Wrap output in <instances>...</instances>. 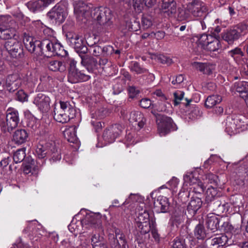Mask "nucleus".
<instances>
[{
	"instance_id": "e433bc0d",
	"label": "nucleus",
	"mask_w": 248,
	"mask_h": 248,
	"mask_svg": "<svg viewBox=\"0 0 248 248\" xmlns=\"http://www.w3.org/2000/svg\"><path fill=\"white\" fill-rule=\"evenodd\" d=\"M222 101V97L218 95H212L209 96L205 102V106L207 108H211L217 104L220 103Z\"/></svg>"
},
{
	"instance_id": "423d86ee",
	"label": "nucleus",
	"mask_w": 248,
	"mask_h": 248,
	"mask_svg": "<svg viewBox=\"0 0 248 248\" xmlns=\"http://www.w3.org/2000/svg\"><path fill=\"white\" fill-rule=\"evenodd\" d=\"M66 36L69 45L75 49L79 56L80 54L84 55L88 52V48L81 36L72 31H67Z\"/></svg>"
},
{
	"instance_id": "a19ab883",
	"label": "nucleus",
	"mask_w": 248,
	"mask_h": 248,
	"mask_svg": "<svg viewBox=\"0 0 248 248\" xmlns=\"http://www.w3.org/2000/svg\"><path fill=\"white\" fill-rule=\"evenodd\" d=\"M129 68L132 72H135L137 74H142L148 73V70L142 66L137 62H132Z\"/></svg>"
},
{
	"instance_id": "ea45409f",
	"label": "nucleus",
	"mask_w": 248,
	"mask_h": 248,
	"mask_svg": "<svg viewBox=\"0 0 248 248\" xmlns=\"http://www.w3.org/2000/svg\"><path fill=\"white\" fill-rule=\"evenodd\" d=\"M217 194V186H211L208 187L205 195V201L209 203L211 202Z\"/></svg>"
},
{
	"instance_id": "0eeeda50",
	"label": "nucleus",
	"mask_w": 248,
	"mask_h": 248,
	"mask_svg": "<svg viewBox=\"0 0 248 248\" xmlns=\"http://www.w3.org/2000/svg\"><path fill=\"white\" fill-rule=\"evenodd\" d=\"M4 48L11 57L16 59L23 58L24 56L23 46L21 42L14 38H10L2 43Z\"/></svg>"
},
{
	"instance_id": "5701e85b",
	"label": "nucleus",
	"mask_w": 248,
	"mask_h": 248,
	"mask_svg": "<svg viewBox=\"0 0 248 248\" xmlns=\"http://www.w3.org/2000/svg\"><path fill=\"white\" fill-rule=\"evenodd\" d=\"M161 8L169 16H175L177 7L176 2L174 0H163Z\"/></svg>"
},
{
	"instance_id": "cd10ccee",
	"label": "nucleus",
	"mask_w": 248,
	"mask_h": 248,
	"mask_svg": "<svg viewBox=\"0 0 248 248\" xmlns=\"http://www.w3.org/2000/svg\"><path fill=\"white\" fill-rule=\"evenodd\" d=\"M228 55L233 59V60L239 64H243V59H246L244 58V53L241 49L238 47L232 49L228 51Z\"/></svg>"
},
{
	"instance_id": "4be33fe9",
	"label": "nucleus",
	"mask_w": 248,
	"mask_h": 248,
	"mask_svg": "<svg viewBox=\"0 0 248 248\" xmlns=\"http://www.w3.org/2000/svg\"><path fill=\"white\" fill-rule=\"evenodd\" d=\"M48 155L49 160L53 162L60 160L61 158V151L54 141L47 143Z\"/></svg>"
},
{
	"instance_id": "09e8293b",
	"label": "nucleus",
	"mask_w": 248,
	"mask_h": 248,
	"mask_svg": "<svg viewBox=\"0 0 248 248\" xmlns=\"http://www.w3.org/2000/svg\"><path fill=\"white\" fill-rule=\"evenodd\" d=\"M155 59L157 62L168 65H170L172 63V61L170 57L163 54H158L156 55Z\"/></svg>"
},
{
	"instance_id": "20e7f679",
	"label": "nucleus",
	"mask_w": 248,
	"mask_h": 248,
	"mask_svg": "<svg viewBox=\"0 0 248 248\" xmlns=\"http://www.w3.org/2000/svg\"><path fill=\"white\" fill-rule=\"evenodd\" d=\"M19 121L18 111L13 108H9L6 110L5 121L1 122V131L5 134L10 133L17 126Z\"/></svg>"
},
{
	"instance_id": "5fc2aeb1",
	"label": "nucleus",
	"mask_w": 248,
	"mask_h": 248,
	"mask_svg": "<svg viewBox=\"0 0 248 248\" xmlns=\"http://www.w3.org/2000/svg\"><path fill=\"white\" fill-rule=\"evenodd\" d=\"M139 223H145V222H151L149 220V214L148 212L144 210L143 212L139 213L138 217Z\"/></svg>"
},
{
	"instance_id": "4c0bfd02",
	"label": "nucleus",
	"mask_w": 248,
	"mask_h": 248,
	"mask_svg": "<svg viewBox=\"0 0 248 248\" xmlns=\"http://www.w3.org/2000/svg\"><path fill=\"white\" fill-rule=\"evenodd\" d=\"M157 110L167 113L172 112V106L170 103L166 101L160 100L157 102Z\"/></svg>"
},
{
	"instance_id": "774afa93",
	"label": "nucleus",
	"mask_w": 248,
	"mask_h": 248,
	"mask_svg": "<svg viewBox=\"0 0 248 248\" xmlns=\"http://www.w3.org/2000/svg\"><path fill=\"white\" fill-rule=\"evenodd\" d=\"M151 105V101L148 98H143L140 101V105L143 108H148Z\"/></svg>"
},
{
	"instance_id": "b1692460",
	"label": "nucleus",
	"mask_w": 248,
	"mask_h": 248,
	"mask_svg": "<svg viewBox=\"0 0 248 248\" xmlns=\"http://www.w3.org/2000/svg\"><path fill=\"white\" fill-rule=\"evenodd\" d=\"M23 42L28 51L31 53H34L37 56V42H38V40H36L33 37L24 33Z\"/></svg>"
},
{
	"instance_id": "de8ad7c7",
	"label": "nucleus",
	"mask_w": 248,
	"mask_h": 248,
	"mask_svg": "<svg viewBox=\"0 0 248 248\" xmlns=\"http://www.w3.org/2000/svg\"><path fill=\"white\" fill-rule=\"evenodd\" d=\"M155 222L152 220L151 222H145V223H139L138 226L140 232L143 234H146L151 231L152 226L155 224Z\"/></svg>"
},
{
	"instance_id": "f8f14e48",
	"label": "nucleus",
	"mask_w": 248,
	"mask_h": 248,
	"mask_svg": "<svg viewBox=\"0 0 248 248\" xmlns=\"http://www.w3.org/2000/svg\"><path fill=\"white\" fill-rule=\"evenodd\" d=\"M67 14L65 9L59 4H56L48 12L47 16L53 22L60 24L65 19Z\"/></svg>"
},
{
	"instance_id": "a878e982",
	"label": "nucleus",
	"mask_w": 248,
	"mask_h": 248,
	"mask_svg": "<svg viewBox=\"0 0 248 248\" xmlns=\"http://www.w3.org/2000/svg\"><path fill=\"white\" fill-rule=\"evenodd\" d=\"M202 204L201 199L193 197L189 202L187 209L188 212L192 215H194L197 211L201 208Z\"/></svg>"
},
{
	"instance_id": "680f3d73",
	"label": "nucleus",
	"mask_w": 248,
	"mask_h": 248,
	"mask_svg": "<svg viewBox=\"0 0 248 248\" xmlns=\"http://www.w3.org/2000/svg\"><path fill=\"white\" fill-rule=\"evenodd\" d=\"M151 233L152 237L154 238L155 241L159 243L160 240V235L158 232V231L156 228V225L153 224L152 226V229L151 230Z\"/></svg>"
},
{
	"instance_id": "0e129e2a",
	"label": "nucleus",
	"mask_w": 248,
	"mask_h": 248,
	"mask_svg": "<svg viewBox=\"0 0 248 248\" xmlns=\"http://www.w3.org/2000/svg\"><path fill=\"white\" fill-rule=\"evenodd\" d=\"M195 185V186L193 187V191L195 193H201L204 191L205 188L204 185L200 179H199L198 182L197 183L196 185Z\"/></svg>"
},
{
	"instance_id": "c9c22d12",
	"label": "nucleus",
	"mask_w": 248,
	"mask_h": 248,
	"mask_svg": "<svg viewBox=\"0 0 248 248\" xmlns=\"http://www.w3.org/2000/svg\"><path fill=\"white\" fill-rule=\"evenodd\" d=\"M47 67L54 72H62L65 69V65L62 62L56 60L50 61L47 64Z\"/></svg>"
},
{
	"instance_id": "3c124183",
	"label": "nucleus",
	"mask_w": 248,
	"mask_h": 248,
	"mask_svg": "<svg viewBox=\"0 0 248 248\" xmlns=\"http://www.w3.org/2000/svg\"><path fill=\"white\" fill-rule=\"evenodd\" d=\"M88 51L94 56H99L102 54V47L95 44L90 46Z\"/></svg>"
},
{
	"instance_id": "bb28decb",
	"label": "nucleus",
	"mask_w": 248,
	"mask_h": 248,
	"mask_svg": "<svg viewBox=\"0 0 248 248\" xmlns=\"http://www.w3.org/2000/svg\"><path fill=\"white\" fill-rule=\"evenodd\" d=\"M29 134L25 129H17L14 133L13 140L16 144H21L27 140Z\"/></svg>"
},
{
	"instance_id": "58836bf2",
	"label": "nucleus",
	"mask_w": 248,
	"mask_h": 248,
	"mask_svg": "<svg viewBox=\"0 0 248 248\" xmlns=\"http://www.w3.org/2000/svg\"><path fill=\"white\" fill-rule=\"evenodd\" d=\"M194 235L198 239L203 240L207 236L206 230L204 226L201 224H198L195 227L194 231Z\"/></svg>"
},
{
	"instance_id": "f257e3e1",
	"label": "nucleus",
	"mask_w": 248,
	"mask_h": 248,
	"mask_svg": "<svg viewBox=\"0 0 248 248\" xmlns=\"http://www.w3.org/2000/svg\"><path fill=\"white\" fill-rule=\"evenodd\" d=\"M74 13L77 19L84 23H86L91 16L105 30H108L112 27L111 20L112 15L108 8L96 7L91 10L84 3L79 2L75 5Z\"/></svg>"
},
{
	"instance_id": "c756f323",
	"label": "nucleus",
	"mask_w": 248,
	"mask_h": 248,
	"mask_svg": "<svg viewBox=\"0 0 248 248\" xmlns=\"http://www.w3.org/2000/svg\"><path fill=\"white\" fill-rule=\"evenodd\" d=\"M191 65L193 68L203 74L210 75L212 72V65L209 63L195 62Z\"/></svg>"
},
{
	"instance_id": "a18cd8bd",
	"label": "nucleus",
	"mask_w": 248,
	"mask_h": 248,
	"mask_svg": "<svg viewBox=\"0 0 248 248\" xmlns=\"http://www.w3.org/2000/svg\"><path fill=\"white\" fill-rule=\"evenodd\" d=\"M177 11V17L178 20L184 21L190 19V12H189L187 9L186 10L182 8H179Z\"/></svg>"
},
{
	"instance_id": "ddd939ff",
	"label": "nucleus",
	"mask_w": 248,
	"mask_h": 248,
	"mask_svg": "<svg viewBox=\"0 0 248 248\" xmlns=\"http://www.w3.org/2000/svg\"><path fill=\"white\" fill-rule=\"evenodd\" d=\"M123 129L122 125L118 124L108 126L103 133L104 140L109 143L113 142L121 134Z\"/></svg>"
},
{
	"instance_id": "864d4df0",
	"label": "nucleus",
	"mask_w": 248,
	"mask_h": 248,
	"mask_svg": "<svg viewBox=\"0 0 248 248\" xmlns=\"http://www.w3.org/2000/svg\"><path fill=\"white\" fill-rule=\"evenodd\" d=\"M142 26L145 29H147L152 26V17L149 16H143L141 18Z\"/></svg>"
},
{
	"instance_id": "69168bd1",
	"label": "nucleus",
	"mask_w": 248,
	"mask_h": 248,
	"mask_svg": "<svg viewBox=\"0 0 248 248\" xmlns=\"http://www.w3.org/2000/svg\"><path fill=\"white\" fill-rule=\"evenodd\" d=\"M17 99L23 102L27 100V94L22 90H19L16 93Z\"/></svg>"
},
{
	"instance_id": "a211bd4d",
	"label": "nucleus",
	"mask_w": 248,
	"mask_h": 248,
	"mask_svg": "<svg viewBox=\"0 0 248 248\" xmlns=\"http://www.w3.org/2000/svg\"><path fill=\"white\" fill-rule=\"evenodd\" d=\"M50 98L42 93H39L35 97L33 103L43 112L47 111L50 108Z\"/></svg>"
},
{
	"instance_id": "c85d7f7f",
	"label": "nucleus",
	"mask_w": 248,
	"mask_h": 248,
	"mask_svg": "<svg viewBox=\"0 0 248 248\" xmlns=\"http://www.w3.org/2000/svg\"><path fill=\"white\" fill-rule=\"evenodd\" d=\"M185 93L184 92L177 90L173 93L174 95V105L176 106L178 105L181 101L184 100L185 102H182V104L186 107L190 106V103L192 101L191 99H187V98L184 99Z\"/></svg>"
},
{
	"instance_id": "2eb2a0df",
	"label": "nucleus",
	"mask_w": 248,
	"mask_h": 248,
	"mask_svg": "<svg viewBox=\"0 0 248 248\" xmlns=\"http://www.w3.org/2000/svg\"><path fill=\"white\" fill-rule=\"evenodd\" d=\"M56 0H33L28 2L27 6L31 11L36 13L42 11L49 5L54 3Z\"/></svg>"
},
{
	"instance_id": "49530a36",
	"label": "nucleus",
	"mask_w": 248,
	"mask_h": 248,
	"mask_svg": "<svg viewBox=\"0 0 248 248\" xmlns=\"http://www.w3.org/2000/svg\"><path fill=\"white\" fill-rule=\"evenodd\" d=\"M36 153L38 157L40 159L44 158L48 155V147L47 143H46V146H44L42 145H39L37 146Z\"/></svg>"
},
{
	"instance_id": "9d476101",
	"label": "nucleus",
	"mask_w": 248,
	"mask_h": 248,
	"mask_svg": "<svg viewBox=\"0 0 248 248\" xmlns=\"http://www.w3.org/2000/svg\"><path fill=\"white\" fill-rule=\"evenodd\" d=\"M157 131L159 135L165 136L173 128L174 124L172 119L167 116L158 114L156 117Z\"/></svg>"
},
{
	"instance_id": "f03ea898",
	"label": "nucleus",
	"mask_w": 248,
	"mask_h": 248,
	"mask_svg": "<svg viewBox=\"0 0 248 248\" xmlns=\"http://www.w3.org/2000/svg\"><path fill=\"white\" fill-rule=\"evenodd\" d=\"M38 24L41 26L39 29V36L41 37L38 42H37V56H52L53 48H54L56 41L51 39L52 37H49L46 34L51 33L50 29L44 26L41 23L38 22Z\"/></svg>"
},
{
	"instance_id": "4468645a",
	"label": "nucleus",
	"mask_w": 248,
	"mask_h": 248,
	"mask_svg": "<svg viewBox=\"0 0 248 248\" xmlns=\"http://www.w3.org/2000/svg\"><path fill=\"white\" fill-rule=\"evenodd\" d=\"M241 34V29L238 27H235L222 33L221 37L228 44L232 45L240 38Z\"/></svg>"
},
{
	"instance_id": "f704fd0d",
	"label": "nucleus",
	"mask_w": 248,
	"mask_h": 248,
	"mask_svg": "<svg viewBox=\"0 0 248 248\" xmlns=\"http://www.w3.org/2000/svg\"><path fill=\"white\" fill-rule=\"evenodd\" d=\"M93 248H108L104 238L99 234H93L91 238Z\"/></svg>"
},
{
	"instance_id": "13d9d810",
	"label": "nucleus",
	"mask_w": 248,
	"mask_h": 248,
	"mask_svg": "<svg viewBox=\"0 0 248 248\" xmlns=\"http://www.w3.org/2000/svg\"><path fill=\"white\" fill-rule=\"evenodd\" d=\"M247 85L246 81H239L235 82L233 85V89L236 90V92H238L240 93V96H241V94H242L244 90L245 89L244 87Z\"/></svg>"
},
{
	"instance_id": "6e6552de",
	"label": "nucleus",
	"mask_w": 248,
	"mask_h": 248,
	"mask_svg": "<svg viewBox=\"0 0 248 248\" xmlns=\"http://www.w3.org/2000/svg\"><path fill=\"white\" fill-rule=\"evenodd\" d=\"M198 42L202 48L209 51H217L221 47L219 39L214 37L211 34H202Z\"/></svg>"
},
{
	"instance_id": "6ab92c4d",
	"label": "nucleus",
	"mask_w": 248,
	"mask_h": 248,
	"mask_svg": "<svg viewBox=\"0 0 248 248\" xmlns=\"http://www.w3.org/2000/svg\"><path fill=\"white\" fill-rule=\"evenodd\" d=\"M80 57L81 59V64L86 68L89 72L93 73L95 70L98 69V63L96 59L86 54H80Z\"/></svg>"
},
{
	"instance_id": "1a4fd4ad",
	"label": "nucleus",
	"mask_w": 248,
	"mask_h": 248,
	"mask_svg": "<svg viewBox=\"0 0 248 248\" xmlns=\"http://www.w3.org/2000/svg\"><path fill=\"white\" fill-rule=\"evenodd\" d=\"M115 235H109L108 240L111 248H128L124 234L119 229L115 228Z\"/></svg>"
},
{
	"instance_id": "f3484780",
	"label": "nucleus",
	"mask_w": 248,
	"mask_h": 248,
	"mask_svg": "<svg viewBox=\"0 0 248 248\" xmlns=\"http://www.w3.org/2000/svg\"><path fill=\"white\" fill-rule=\"evenodd\" d=\"M90 75L78 71L77 69L72 68L69 71L68 79L72 83H76L78 82L86 81L90 79Z\"/></svg>"
},
{
	"instance_id": "dca6fc26",
	"label": "nucleus",
	"mask_w": 248,
	"mask_h": 248,
	"mask_svg": "<svg viewBox=\"0 0 248 248\" xmlns=\"http://www.w3.org/2000/svg\"><path fill=\"white\" fill-rule=\"evenodd\" d=\"M188 11L194 16H202L203 12L206 9L204 3L200 0H193L187 4Z\"/></svg>"
},
{
	"instance_id": "bf43d9fd",
	"label": "nucleus",
	"mask_w": 248,
	"mask_h": 248,
	"mask_svg": "<svg viewBox=\"0 0 248 248\" xmlns=\"http://www.w3.org/2000/svg\"><path fill=\"white\" fill-rule=\"evenodd\" d=\"M191 109V110L189 113L190 118L195 119L201 116L202 112L200 111L198 107L196 106H192Z\"/></svg>"
},
{
	"instance_id": "7ed1b4c3",
	"label": "nucleus",
	"mask_w": 248,
	"mask_h": 248,
	"mask_svg": "<svg viewBox=\"0 0 248 248\" xmlns=\"http://www.w3.org/2000/svg\"><path fill=\"white\" fill-rule=\"evenodd\" d=\"M60 105H55L53 109V118L61 124L68 123L76 116V110L74 106L69 101H60Z\"/></svg>"
},
{
	"instance_id": "4d7b16f0",
	"label": "nucleus",
	"mask_w": 248,
	"mask_h": 248,
	"mask_svg": "<svg viewBox=\"0 0 248 248\" xmlns=\"http://www.w3.org/2000/svg\"><path fill=\"white\" fill-rule=\"evenodd\" d=\"M206 180L207 181V183L212 184L214 186H217V176L212 173H209L205 176Z\"/></svg>"
},
{
	"instance_id": "e2e57ef3",
	"label": "nucleus",
	"mask_w": 248,
	"mask_h": 248,
	"mask_svg": "<svg viewBox=\"0 0 248 248\" xmlns=\"http://www.w3.org/2000/svg\"><path fill=\"white\" fill-rule=\"evenodd\" d=\"M242 65L241 74L242 75L248 78V59H243V64Z\"/></svg>"
},
{
	"instance_id": "412c9836",
	"label": "nucleus",
	"mask_w": 248,
	"mask_h": 248,
	"mask_svg": "<svg viewBox=\"0 0 248 248\" xmlns=\"http://www.w3.org/2000/svg\"><path fill=\"white\" fill-rule=\"evenodd\" d=\"M21 80L17 74L9 75L6 79V86L10 92H14L21 85Z\"/></svg>"
},
{
	"instance_id": "c03bdc74",
	"label": "nucleus",
	"mask_w": 248,
	"mask_h": 248,
	"mask_svg": "<svg viewBox=\"0 0 248 248\" xmlns=\"http://www.w3.org/2000/svg\"><path fill=\"white\" fill-rule=\"evenodd\" d=\"M25 148H21L16 150L13 155V160L16 163L21 162L26 156Z\"/></svg>"
},
{
	"instance_id": "473e14b6",
	"label": "nucleus",
	"mask_w": 248,
	"mask_h": 248,
	"mask_svg": "<svg viewBox=\"0 0 248 248\" xmlns=\"http://www.w3.org/2000/svg\"><path fill=\"white\" fill-rule=\"evenodd\" d=\"M28 162L23 164V171L26 174L32 175L37 172L38 169L35 165V161L32 158H27Z\"/></svg>"
},
{
	"instance_id": "393cba45",
	"label": "nucleus",
	"mask_w": 248,
	"mask_h": 248,
	"mask_svg": "<svg viewBox=\"0 0 248 248\" xmlns=\"http://www.w3.org/2000/svg\"><path fill=\"white\" fill-rule=\"evenodd\" d=\"M129 121L130 123H135V125H138L139 129L143 127L146 119L143 114L140 111H134L131 112Z\"/></svg>"
},
{
	"instance_id": "7c9ffc66",
	"label": "nucleus",
	"mask_w": 248,
	"mask_h": 248,
	"mask_svg": "<svg viewBox=\"0 0 248 248\" xmlns=\"http://www.w3.org/2000/svg\"><path fill=\"white\" fill-rule=\"evenodd\" d=\"M63 135L64 138L69 142L75 143L77 141L76 127L74 126L66 128L63 131Z\"/></svg>"
},
{
	"instance_id": "338daca9",
	"label": "nucleus",
	"mask_w": 248,
	"mask_h": 248,
	"mask_svg": "<svg viewBox=\"0 0 248 248\" xmlns=\"http://www.w3.org/2000/svg\"><path fill=\"white\" fill-rule=\"evenodd\" d=\"M129 97L134 98L140 93V90L134 86H130L128 89Z\"/></svg>"
},
{
	"instance_id": "9b49d317",
	"label": "nucleus",
	"mask_w": 248,
	"mask_h": 248,
	"mask_svg": "<svg viewBox=\"0 0 248 248\" xmlns=\"http://www.w3.org/2000/svg\"><path fill=\"white\" fill-rule=\"evenodd\" d=\"M101 218L102 215L100 213L88 214L81 220V224L86 229L100 228L102 227Z\"/></svg>"
},
{
	"instance_id": "052dcab7",
	"label": "nucleus",
	"mask_w": 248,
	"mask_h": 248,
	"mask_svg": "<svg viewBox=\"0 0 248 248\" xmlns=\"http://www.w3.org/2000/svg\"><path fill=\"white\" fill-rule=\"evenodd\" d=\"M15 35V33H12L8 30L2 29L1 27V39L5 41L12 38V37Z\"/></svg>"
},
{
	"instance_id": "8fccbe9b",
	"label": "nucleus",
	"mask_w": 248,
	"mask_h": 248,
	"mask_svg": "<svg viewBox=\"0 0 248 248\" xmlns=\"http://www.w3.org/2000/svg\"><path fill=\"white\" fill-rule=\"evenodd\" d=\"M126 26L128 30L131 31H136L140 29V22L136 20H134L133 21H127Z\"/></svg>"
},
{
	"instance_id": "aec40b11",
	"label": "nucleus",
	"mask_w": 248,
	"mask_h": 248,
	"mask_svg": "<svg viewBox=\"0 0 248 248\" xmlns=\"http://www.w3.org/2000/svg\"><path fill=\"white\" fill-rule=\"evenodd\" d=\"M154 208L159 213H166L169 211L170 203L169 199L164 196H159L154 203Z\"/></svg>"
},
{
	"instance_id": "6e6d98bb",
	"label": "nucleus",
	"mask_w": 248,
	"mask_h": 248,
	"mask_svg": "<svg viewBox=\"0 0 248 248\" xmlns=\"http://www.w3.org/2000/svg\"><path fill=\"white\" fill-rule=\"evenodd\" d=\"M108 113L107 110L103 108H100L97 109L95 111L94 114H92V118L96 117V118L98 119H102L106 116Z\"/></svg>"
},
{
	"instance_id": "79ce46f5",
	"label": "nucleus",
	"mask_w": 248,
	"mask_h": 248,
	"mask_svg": "<svg viewBox=\"0 0 248 248\" xmlns=\"http://www.w3.org/2000/svg\"><path fill=\"white\" fill-rule=\"evenodd\" d=\"M184 184L187 186H193L196 185L198 182L199 179L196 177L193 172H188L184 176Z\"/></svg>"
},
{
	"instance_id": "37998d69",
	"label": "nucleus",
	"mask_w": 248,
	"mask_h": 248,
	"mask_svg": "<svg viewBox=\"0 0 248 248\" xmlns=\"http://www.w3.org/2000/svg\"><path fill=\"white\" fill-rule=\"evenodd\" d=\"M68 54L67 51L64 50L63 47L59 43L56 42L54 48H53L52 55H58L61 57L66 56Z\"/></svg>"
},
{
	"instance_id": "72a5a7b5",
	"label": "nucleus",
	"mask_w": 248,
	"mask_h": 248,
	"mask_svg": "<svg viewBox=\"0 0 248 248\" xmlns=\"http://www.w3.org/2000/svg\"><path fill=\"white\" fill-rule=\"evenodd\" d=\"M207 216L206 221L207 227L208 230L214 232L219 228V224L220 221L218 218L214 215Z\"/></svg>"
},
{
	"instance_id": "603ef678",
	"label": "nucleus",
	"mask_w": 248,
	"mask_h": 248,
	"mask_svg": "<svg viewBox=\"0 0 248 248\" xmlns=\"http://www.w3.org/2000/svg\"><path fill=\"white\" fill-rule=\"evenodd\" d=\"M171 248H186L185 241L179 237H176L172 241Z\"/></svg>"
},
{
	"instance_id": "39448f33",
	"label": "nucleus",
	"mask_w": 248,
	"mask_h": 248,
	"mask_svg": "<svg viewBox=\"0 0 248 248\" xmlns=\"http://www.w3.org/2000/svg\"><path fill=\"white\" fill-rule=\"evenodd\" d=\"M246 118L240 114H233L227 116L226 120V131L230 135L239 132L238 130L244 126Z\"/></svg>"
},
{
	"instance_id": "2f4dec72",
	"label": "nucleus",
	"mask_w": 248,
	"mask_h": 248,
	"mask_svg": "<svg viewBox=\"0 0 248 248\" xmlns=\"http://www.w3.org/2000/svg\"><path fill=\"white\" fill-rule=\"evenodd\" d=\"M228 236L225 234L217 235L216 236L211 240V245L212 246H217L218 247L224 246L226 245H230L228 244Z\"/></svg>"
}]
</instances>
